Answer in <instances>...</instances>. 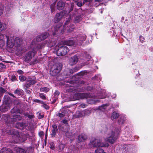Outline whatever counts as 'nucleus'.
<instances>
[{
    "label": "nucleus",
    "instance_id": "bf43d9fd",
    "mask_svg": "<svg viewBox=\"0 0 153 153\" xmlns=\"http://www.w3.org/2000/svg\"><path fill=\"white\" fill-rule=\"evenodd\" d=\"M0 67L2 68H4L5 67V65H4L2 63H0Z\"/></svg>",
    "mask_w": 153,
    "mask_h": 153
},
{
    "label": "nucleus",
    "instance_id": "4d7b16f0",
    "mask_svg": "<svg viewBox=\"0 0 153 153\" xmlns=\"http://www.w3.org/2000/svg\"><path fill=\"white\" fill-rule=\"evenodd\" d=\"M25 59V60L27 62H28L30 60L31 58H24Z\"/></svg>",
    "mask_w": 153,
    "mask_h": 153
},
{
    "label": "nucleus",
    "instance_id": "8fccbe9b",
    "mask_svg": "<svg viewBox=\"0 0 153 153\" xmlns=\"http://www.w3.org/2000/svg\"><path fill=\"white\" fill-rule=\"evenodd\" d=\"M0 92L2 93H4L5 92V90L2 88H0Z\"/></svg>",
    "mask_w": 153,
    "mask_h": 153
},
{
    "label": "nucleus",
    "instance_id": "c9c22d12",
    "mask_svg": "<svg viewBox=\"0 0 153 153\" xmlns=\"http://www.w3.org/2000/svg\"><path fill=\"white\" fill-rule=\"evenodd\" d=\"M107 105V104L102 105L100 106H99L98 107V109L102 110V108H103L104 109H105L106 108V106Z\"/></svg>",
    "mask_w": 153,
    "mask_h": 153
},
{
    "label": "nucleus",
    "instance_id": "58836bf2",
    "mask_svg": "<svg viewBox=\"0 0 153 153\" xmlns=\"http://www.w3.org/2000/svg\"><path fill=\"white\" fill-rule=\"evenodd\" d=\"M37 114H38V118L39 119L42 118L44 117V115H42L40 112H38Z\"/></svg>",
    "mask_w": 153,
    "mask_h": 153
},
{
    "label": "nucleus",
    "instance_id": "5fc2aeb1",
    "mask_svg": "<svg viewBox=\"0 0 153 153\" xmlns=\"http://www.w3.org/2000/svg\"><path fill=\"white\" fill-rule=\"evenodd\" d=\"M65 116V115L62 114V113H59V116L60 117H64Z\"/></svg>",
    "mask_w": 153,
    "mask_h": 153
},
{
    "label": "nucleus",
    "instance_id": "603ef678",
    "mask_svg": "<svg viewBox=\"0 0 153 153\" xmlns=\"http://www.w3.org/2000/svg\"><path fill=\"white\" fill-rule=\"evenodd\" d=\"M79 56H85H85L83 54L82 55V54H81L80 55H79V56H76V55H74V57L75 58V57H78Z\"/></svg>",
    "mask_w": 153,
    "mask_h": 153
},
{
    "label": "nucleus",
    "instance_id": "1a4fd4ad",
    "mask_svg": "<svg viewBox=\"0 0 153 153\" xmlns=\"http://www.w3.org/2000/svg\"><path fill=\"white\" fill-rule=\"evenodd\" d=\"M90 144L92 145V146L97 147H106L108 146V144H105L102 143L100 140L94 139L90 141Z\"/></svg>",
    "mask_w": 153,
    "mask_h": 153
},
{
    "label": "nucleus",
    "instance_id": "4468645a",
    "mask_svg": "<svg viewBox=\"0 0 153 153\" xmlns=\"http://www.w3.org/2000/svg\"><path fill=\"white\" fill-rule=\"evenodd\" d=\"M106 91L104 89H101V91L99 92V93L98 94L97 96L94 97V98L102 99L105 98L106 96H108L105 94Z\"/></svg>",
    "mask_w": 153,
    "mask_h": 153
},
{
    "label": "nucleus",
    "instance_id": "a211bd4d",
    "mask_svg": "<svg viewBox=\"0 0 153 153\" xmlns=\"http://www.w3.org/2000/svg\"><path fill=\"white\" fill-rule=\"evenodd\" d=\"M78 58H70L69 59V64L71 65H73L76 64L78 62Z\"/></svg>",
    "mask_w": 153,
    "mask_h": 153
},
{
    "label": "nucleus",
    "instance_id": "4c0bfd02",
    "mask_svg": "<svg viewBox=\"0 0 153 153\" xmlns=\"http://www.w3.org/2000/svg\"><path fill=\"white\" fill-rule=\"evenodd\" d=\"M65 147V145L63 144H60L59 146V150L60 151H62L63 150Z\"/></svg>",
    "mask_w": 153,
    "mask_h": 153
},
{
    "label": "nucleus",
    "instance_id": "0e129e2a",
    "mask_svg": "<svg viewBox=\"0 0 153 153\" xmlns=\"http://www.w3.org/2000/svg\"><path fill=\"white\" fill-rule=\"evenodd\" d=\"M62 122L63 123L66 124L67 122V120H64L62 121Z\"/></svg>",
    "mask_w": 153,
    "mask_h": 153
},
{
    "label": "nucleus",
    "instance_id": "473e14b6",
    "mask_svg": "<svg viewBox=\"0 0 153 153\" xmlns=\"http://www.w3.org/2000/svg\"><path fill=\"white\" fill-rule=\"evenodd\" d=\"M17 151L19 153H25L26 151L21 148H18L16 149Z\"/></svg>",
    "mask_w": 153,
    "mask_h": 153
},
{
    "label": "nucleus",
    "instance_id": "de8ad7c7",
    "mask_svg": "<svg viewBox=\"0 0 153 153\" xmlns=\"http://www.w3.org/2000/svg\"><path fill=\"white\" fill-rule=\"evenodd\" d=\"M144 39H144V38L142 36H140V41L142 42H144Z\"/></svg>",
    "mask_w": 153,
    "mask_h": 153
},
{
    "label": "nucleus",
    "instance_id": "20e7f679",
    "mask_svg": "<svg viewBox=\"0 0 153 153\" xmlns=\"http://www.w3.org/2000/svg\"><path fill=\"white\" fill-rule=\"evenodd\" d=\"M70 22V20L68 19L63 26H62L61 24H58L54 27L55 31L59 32V33H62L65 31V30H67L69 32H72L74 30V27L73 25H68Z\"/></svg>",
    "mask_w": 153,
    "mask_h": 153
},
{
    "label": "nucleus",
    "instance_id": "dca6fc26",
    "mask_svg": "<svg viewBox=\"0 0 153 153\" xmlns=\"http://www.w3.org/2000/svg\"><path fill=\"white\" fill-rule=\"evenodd\" d=\"M5 38L4 35L0 33V48H2L5 44Z\"/></svg>",
    "mask_w": 153,
    "mask_h": 153
},
{
    "label": "nucleus",
    "instance_id": "bb28decb",
    "mask_svg": "<svg viewBox=\"0 0 153 153\" xmlns=\"http://www.w3.org/2000/svg\"><path fill=\"white\" fill-rule=\"evenodd\" d=\"M75 115L77 117H82L84 116V115H82V111L76 112Z\"/></svg>",
    "mask_w": 153,
    "mask_h": 153
},
{
    "label": "nucleus",
    "instance_id": "5701e85b",
    "mask_svg": "<svg viewBox=\"0 0 153 153\" xmlns=\"http://www.w3.org/2000/svg\"><path fill=\"white\" fill-rule=\"evenodd\" d=\"M53 129L52 130V133L51 135L52 136H54L55 135L56 132L57 130V126L56 125H53L52 126Z\"/></svg>",
    "mask_w": 153,
    "mask_h": 153
},
{
    "label": "nucleus",
    "instance_id": "ddd939ff",
    "mask_svg": "<svg viewBox=\"0 0 153 153\" xmlns=\"http://www.w3.org/2000/svg\"><path fill=\"white\" fill-rule=\"evenodd\" d=\"M64 15V13L62 11L57 13L54 19V21L56 23L59 22Z\"/></svg>",
    "mask_w": 153,
    "mask_h": 153
},
{
    "label": "nucleus",
    "instance_id": "37998d69",
    "mask_svg": "<svg viewBox=\"0 0 153 153\" xmlns=\"http://www.w3.org/2000/svg\"><path fill=\"white\" fill-rule=\"evenodd\" d=\"M74 6L73 3H71V4L70 8L69 11V13H71V12L73 11L74 8Z\"/></svg>",
    "mask_w": 153,
    "mask_h": 153
},
{
    "label": "nucleus",
    "instance_id": "f03ea898",
    "mask_svg": "<svg viewBox=\"0 0 153 153\" xmlns=\"http://www.w3.org/2000/svg\"><path fill=\"white\" fill-rule=\"evenodd\" d=\"M62 45L59 44L56 47V54L59 56H62L65 55L68 51V49L65 45L72 46L74 44V42L72 40H68L62 42Z\"/></svg>",
    "mask_w": 153,
    "mask_h": 153
},
{
    "label": "nucleus",
    "instance_id": "79ce46f5",
    "mask_svg": "<svg viewBox=\"0 0 153 153\" xmlns=\"http://www.w3.org/2000/svg\"><path fill=\"white\" fill-rule=\"evenodd\" d=\"M50 145L51 146L50 148L52 149H54L55 147L54 146V143H50Z\"/></svg>",
    "mask_w": 153,
    "mask_h": 153
},
{
    "label": "nucleus",
    "instance_id": "6ab92c4d",
    "mask_svg": "<svg viewBox=\"0 0 153 153\" xmlns=\"http://www.w3.org/2000/svg\"><path fill=\"white\" fill-rule=\"evenodd\" d=\"M0 153H12V152L10 149L4 148L1 149Z\"/></svg>",
    "mask_w": 153,
    "mask_h": 153
},
{
    "label": "nucleus",
    "instance_id": "338daca9",
    "mask_svg": "<svg viewBox=\"0 0 153 153\" xmlns=\"http://www.w3.org/2000/svg\"><path fill=\"white\" fill-rule=\"evenodd\" d=\"M3 10L1 9H0V16H1L3 13Z\"/></svg>",
    "mask_w": 153,
    "mask_h": 153
},
{
    "label": "nucleus",
    "instance_id": "13d9d810",
    "mask_svg": "<svg viewBox=\"0 0 153 153\" xmlns=\"http://www.w3.org/2000/svg\"><path fill=\"white\" fill-rule=\"evenodd\" d=\"M30 83H27L25 84V86L27 88H28L30 87Z\"/></svg>",
    "mask_w": 153,
    "mask_h": 153
},
{
    "label": "nucleus",
    "instance_id": "c85d7f7f",
    "mask_svg": "<svg viewBox=\"0 0 153 153\" xmlns=\"http://www.w3.org/2000/svg\"><path fill=\"white\" fill-rule=\"evenodd\" d=\"M65 134L67 137L70 138L72 136L73 134L71 132V131L68 129L66 132Z\"/></svg>",
    "mask_w": 153,
    "mask_h": 153
},
{
    "label": "nucleus",
    "instance_id": "e2e57ef3",
    "mask_svg": "<svg viewBox=\"0 0 153 153\" xmlns=\"http://www.w3.org/2000/svg\"><path fill=\"white\" fill-rule=\"evenodd\" d=\"M90 0H83V3L84 4L85 2H90Z\"/></svg>",
    "mask_w": 153,
    "mask_h": 153
},
{
    "label": "nucleus",
    "instance_id": "b1692460",
    "mask_svg": "<svg viewBox=\"0 0 153 153\" xmlns=\"http://www.w3.org/2000/svg\"><path fill=\"white\" fill-rule=\"evenodd\" d=\"M126 118L124 116H121L118 120V122L119 124H123L126 120Z\"/></svg>",
    "mask_w": 153,
    "mask_h": 153
},
{
    "label": "nucleus",
    "instance_id": "6e6d98bb",
    "mask_svg": "<svg viewBox=\"0 0 153 153\" xmlns=\"http://www.w3.org/2000/svg\"><path fill=\"white\" fill-rule=\"evenodd\" d=\"M43 134L44 133L42 131H40L39 133V135L40 137H42Z\"/></svg>",
    "mask_w": 153,
    "mask_h": 153
},
{
    "label": "nucleus",
    "instance_id": "aec40b11",
    "mask_svg": "<svg viewBox=\"0 0 153 153\" xmlns=\"http://www.w3.org/2000/svg\"><path fill=\"white\" fill-rule=\"evenodd\" d=\"M28 80L30 84H34L36 82L35 77L34 76L30 77Z\"/></svg>",
    "mask_w": 153,
    "mask_h": 153
},
{
    "label": "nucleus",
    "instance_id": "cd10ccee",
    "mask_svg": "<svg viewBox=\"0 0 153 153\" xmlns=\"http://www.w3.org/2000/svg\"><path fill=\"white\" fill-rule=\"evenodd\" d=\"M119 116V114L118 113L114 112L112 114L111 116V119H117V118Z\"/></svg>",
    "mask_w": 153,
    "mask_h": 153
},
{
    "label": "nucleus",
    "instance_id": "49530a36",
    "mask_svg": "<svg viewBox=\"0 0 153 153\" xmlns=\"http://www.w3.org/2000/svg\"><path fill=\"white\" fill-rule=\"evenodd\" d=\"M59 93L57 91H56L54 94V96L56 98L57 96L59 94Z\"/></svg>",
    "mask_w": 153,
    "mask_h": 153
},
{
    "label": "nucleus",
    "instance_id": "39448f33",
    "mask_svg": "<svg viewBox=\"0 0 153 153\" xmlns=\"http://www.w3.org/2000/svg\"><path fill=\"white\" fill-rule=\"evenodd\" d=\"M22 117L20 115L11 114V116L7 114H4L2 116V120L3 123L8 124H12L14 122L19 121L22 119Z\"/></svg>",
    "mask_w": 153,
    "mask_h": 153
},
{
    "label": "nucleus",
    "instance_id": "69168bd1",
    "mask_svg": "<svg viewBox=\"0 0 153 153\" xmlns=\"http://www.w3.org/2000/svg\"><path fill=\"white\" fill-rule=\"evenodd\" d=\"M27 117L30 119H31L33 118V115L29 114L28 115Z\"/></svg>",
    "mask_w": 153,
    "mask_h": 153
},
{
    "label": "nucleus",
    "instance_id": "a18cd8bd",
    "mask_svg": "<svg viewBox=\"0 0 153 153\" xmlns=\"http://www.w3.org/2000/svg\"><path fill=\"white\" fill-rule=\"evenodd\" d=\"M10 133L12 134H13L16 135V134H17L18 133L17 131H14L13 130H11V131H10Z\"/></svg>",
    "mask_w": 153,
    "mask_h": 153
},
{
    "label": "nucleus",
    "instance_id": "2f4dec72",
    "mask_svg": "<svg viewBox=\"0 0 153 153\" xmlns=\"http://www.w3.org/2000/svg\"><path fill=\"white\" fill-rule=\"evenodd\" d=\"M86 36L85 35H83L79 36L80 40L81 42L85 41L86 39Z\"/></svg>",
    "mask_w": 153,
    "mask_h": 153
},
{
    "label": "nucleus",
    "instance_id": "c03bdc74",
    "mask_svg": "<svg viewBox=\"0 0 153 153\" xmlns=\"http://www.w3.org/2000/svg\"><path fill=\"white\" fill-rule=\"evenodd\" d=\"M39 96L42 99H45V95L43 94H39Z\"/></svg>",
    "mask_w": 153,
    "mask_h": 153
},
{
    "label": "nucleus",
    "instance_id": "9d476101",
    "mask_svg": "<svg viewBox=\"0 0 153 153\" xmlns=\"http://www.w3.org/2000/svg\"><path fill=\"white\" fill-rule=\"evenodd\" d=\"M73 19L76 22H79L80 20V16L78 15V12L76 10H74L70 13V16L68 19L70 21Z\"/></svg>",
    "mask_w": 153,
    "mask_h": 153
},
{
    "label": "nucleus",
    "instance_id": "6e6552de",
    "mask_svg": "<svg viewBox=\"0 0 153 153\" xmlns=\"http://www.w3.org/2000/svg\"><path fill=\"white\" fill-rule=\"evenodd\" d=\"M62 66L61 63H56L51 67L50 70V74L52 76L56 75L61 71Z\"/></svg>",
    "mask_w": 153,
    "mask_h": 153
},
{
    "label": "nucleus",
    "instance_id": "9b49d317",
    "mask_svg": "<svg viewBox=\"0 0 153 153\" xmlns=\"http://www.w3.org/2000/svg\"><path fill=\"white\" fill-rule=\"evenodd\" d=\"M6 39L7 40V45L8 48H11L14 46V39L11 37H9L8 36H5Z\"/></svg>",
    "mask_w": 153,
    "mask_h": 153
},
{
    "label": "nucleus",
    "instance_id": "774afa93",
    "mask_svg": "<svg viewBox=\"0 0 153 153\" xmlns=\"http://www.w3.org/2000/svg\"><path fill=\"white\" fill-rule=\"evenodd\" d=\"M116 96V94H114L113 95L111 96V97L112 98H115Z\"/></svg>",
    "mask_w": 153,
    "mask_h": 153
},
{
    "label": "nucleus",
    "instance_id": "393cba45",
    "mask_svg": "<svg viewBox=\"0 0 153 153\" xmlns=\"http://www.w3.org/2000/svg\"><path fill=\"white\" fill-rule=\"evenodd\" d=\"M23 91L22 89H17L14 91L15 94L18 95H22L23 94Z\"/></svg>",
    "mask_w": 153,
    "mask_h": 153
},
{
    "label": "nucleus",
    "instance_id": "c756f323",
    "mask_svg": "<svg viewBox=\"0 0 153 153\" xmlns=\"http://www.w3.org/2000/svg\"><path fill=\"white\" fill-rule=\"evenodd\" d=\"M4 101L5 103L9 104L10 99L9 96L8 95H5L4 97Z\"/></svg>",
    "mask_w": 153,
    "mask_h": 153
},
{
    "label": "nucleus",
    "instance_id": "3c124183",
    "mask_svg": "<svg viewBox=\"0 0 153 153\" xmlns=\"http://www.w3.org/2000/svg\"><path fill=\"white\" fill-rule=\"evenodd\" d=\"M41 91H42L44 92H46L47 90V88H42L40 89Z\"/></svg>",
    "mask_w": 153,
    "mask_h": 153
},
{
    "label": "nucleus",
    "instance_id": "f704fd0d",
    "mask_svg": "<svg viewBox=\"0 0 153 153\" xmlns=\"http://www.w3.org/2000/svg\"><path fill=\"white\" fill-rule=\"evenodd\" d=\"M55 2H54L52 4L50 7V8L52 12H53L54 11V7L55 5Z\"/></svg>",
    "mask_w": 153,
    "mask_h": 153
},
{
    "label": "nucleus",
    "instance_id": "a19ab883",
    "mask_svg": "<svg viewBox=\"0 0 153 153\" xmlns=\"http://www.w3.org/2000/svg\"><path fill=\"white\" fill-rule=\"evenodd\" d=\"M42 103L43 104L42 105V106L45 108L46 109H48V106L47 105L44 103L43 102H42Z\"/></svg>",
    "mask_w": 153,
    "mask_h": 153
},
{
    "label": "nucleus",
    "instance_id": "09e8293b",
    "mask_svg": "<svg viewBox=\"0 0 153 153\" xmlns=\"http://www.w3.org/2000/svg\"><path fill=\"white\" fill-rule=\"evenodd\" d=\"M17 72L19 74H24V72L22 70H19L17 71Z\"/></svg>",
    "mask_w": 153,
    "mask_h": 153
},
{
    "label": "nucleus",
    "instance_id": "e433bc0d",
    "mask_svg": "<svg viewBox=\"0 0 153 153\" xmlns=\"http://www.w3.org/2000/svg\"><path fill=\"white\" fill-rule=\"evenodd\" d=\"M10 79L13 82H14L17 79L16 76L13 75L11 76H10Z\"/></svg>",
    "mask_w": 153,
    "mask_h": 153
},
{
    "label": "nucleus",
    "instance_id": "2eb2a0df",
    "mask_svg": "<svg viewBox=\"0 0 153 153\" xmlns=\"http://www.w3.org/2000/svg\"><path fill=\"white\" fill-rule=\"evenodd\" d=\"M64 6V2L60 0L57 2V8L58 10H61L63 9Z\"/></svg>",
    "mask_w": 153,
    "mask_h": 153
},
{
    "label": "nucleus",
    "instance_id": "7c9ffc66",
    "mask_svg": "<svg viewBox=\"0 0 153 153\" xmlns=\"http://www.w3.org/2000/svg\"><path fill=\"white\" fill-rule=\"evenodd\" d=\"M95 153H106L104 152L103 149L102 148H98L95 150Z\"/></svg>",
    "mask_w": 153,
    "mask_h": 153
},
{
    "label": "nucleus",
    "instance_id": "680f3d73",
    "mask_svg": "<svg viewBox=\"0 0 153 153\" xmlns=\"http://www.w3.org/2000/svg\"><path fill=\"white\" fill-rule=\"evenodd\" d=\"M74 71H73L72 70H70V72L71 73L73 74L74 72H75L76 71L75 70V69H74Z\"/></svg>",
    "mask_w": 153,
    "mask_h": 153
},
{
    "label": "nucleus",
    "instance_id": "ea45409f",
    "mask_svg": "<svg viewBox=\"0 0 153 153\" xmlns=\"http://www.w3.org/2000/svg\"><path fill=\"white\" fill-rule=\"evenodd\" d=\"M5 27L3 26V25L0 21V31H1L4 30Z\"/></svg>",
    "mask_w": 153,
    "mask_h": 153
},
{
    "label": "nucleus",
    "instance_id": "864d4df0",
    "mask_svg": "<svg viewBox=\"0 0 153 153\" xmlns=\"http://www.w3.org/2000/svg\"><path fill=\"white\" fill-rule=\"evenodd\" d=\"M34 102L37 103L41 102L42 103V101H41L40 100L38 99H35L34 100Z\"/></svg>",
    "mask_w": 153,
    "mask_h": 153
},
{
    "label": "nucleus",
    "instance_id": "412c9836",
    "mask_svg": "<svg viewBox=\"0 0 153 153\" xmlns=\"http://www.w3.org/2000/svg\"><path fill=\"white\" fill-rule=\"evenodd\" d=\"M98 102H99L98 100H95L93 99H90L88 100H87V102L91 104H95Z\"/></svg>",
    "mask_w": 153,
    "mask_h": 153
},
{
    "label": "nucleus",
    "instance_id": "f3484780",
    "mask_svg": "<svg viewBox=\"0 0 153 153\" xmlns=\"http://www.w3.org/2000/svg\"><path fill=\"white\" fill-rule=\"evenodd\" d=\"M87 139L86 136L84 134H82L78 136V140L79 141L82 142Z\"/></svg>",
    "mask_w": 153,
    "mask_h": 153
},
{
    "label": "nucleus",
    "instance_id": "7ed1b4c3",
    "mask_svg": "<svg viewBox=\"0 0 153 153\" xmlns=\"http://www.w3.org/2000/svg\"><path fill=\"white\" fill-rule=\"evenodd\" d=\"M70 88L68 90L71 92H76L73 96L74 100H79L80 99L92 98L91 96L89 94L85 93H79V91L76 87L69 85Z\"/></svg>",
    "mask_w": 153,
    "mask_h": 153
},
{
    "label": "nucleus",
    "instance_id": "4be33fe9",
    "mask_svg": "<svg viewBox=\"0 0 153 153\" xmlns=\"http://www.w3.org/2000/svg\"><path fill=\"white\" fill-rule=\"evenodd\" d=\"M10 112L13 114H15L16 115H17L16 114L19 113H20V111L17 108H14L12 109L10 111Z\"/></svg>",
    "mask_w": 153,
    "mask_h": 153
},
{
    "label": "nucleus",
    "instance_id": "a878e982",
    "mask_svg": "<svg viewBox=\"0 0 153 153\" xmlns=\"http://www.w3.org/2000/svg\"><path fill=\"white\" fill-rule=\"evenodd\" d=\"M91 113V111L89 110L85 109L82 111V115H84V116L89 115Z\"/></svg>",
    "mask_w": 153,
    "mask_h": 153
},
{
    "label": "nucleus",
    "instance_id": "052dcab7",
    "mask_svg": "<svg viewBox=\"0 0 153 153\" xmlns=\"http://www.w3.org/2000/svg\"><path fill=\"white\" fill-rule=\"evenodd\" d=\"M80 106L82 108H85V107L86 105L85 104H82Z\"/></svg>",
    "mask_w": 153,
    "mask_h": 153
},
{
    "label": "nucleus",
    "instance_id": "72a5a7b5",
    "mask_svg": "<svg viewBox=\"0 0 153 153\" xmlns=\"http://www.w3.org/2000/svg\"><path fill=\"white\" fill-rule=\"evenodd\" d=\"M19 79L21 82H24L26 79L25 77L23 75H21L19 76Z\"/></svg>",
    "mask_w": 153,
    "mask_h": 153
},
{
    "label": "nucleus",
    "instance_id": "f257e3e1",
    "mask_svg": "<svg viewBox=\"0 0 153 153\" xmlns=\"http://www.w3.org/2000/svg\"><path fill=\"white\" fill-rule=\"evenodd\" d=\"M48 37L47 33H45L37 36L36 39H34L30 46V48L32 49V51H29L27 53L25 57H34L36 53L37 50L40 49L41 47L38 42L45 39Z\"/></svg>",
    "mask_w": 153,
    "mask_h": 153
},
{
    "label": "nucleus",
    "instance_id": "0eeeda50",
    "mask_svg": "<svg viewBox=\"0 0 153 153\" xmlns=\"http://www.w3.org/2000/svg\"><path fill=\"white\" fill-rule=\"evenodd\" d=\"M120 132V130L118 128H116L112 131L111 135L105 139V141L111 144H113L115 141L117 137Z\"/></svg>",
    "mask_w": 153,
    "mask_h": 153
},
{
    "label": "nucleus",
    "instance_id": "423d86ee",
    "mask_svg": "<svg viewBox=\"0 0 153 153\" xmlns=\"http://www.w3.org/2000/svg\"><path fill=\"white\" fill-rule=\"evenodd\" d=\"M22 41L18 38H16L15 40H14V46L16 47V52L17 55H19L23 53L26 51V49L25 48H22L21 44Z\"/></svg>",
    "mask_w": 153,
    "mask_h": 153
},
{
    "label": "nucleus",
    "instance_id": "f8f14e48",
    "mask_svg": "<svg viewBox=\"0 0 153 153\" xmlns=\"http://www.w3.org/2000/svg\"><path fill=\"white\" fill-rule=\"evenodd\" d=\"M12 103L9 104H4L0 107V111L1 112L4 113L8 111L10 108V107L12 105Z\"/></svg>",
    "mask_w": 153,
    "mask_h": 153
}]
</instances>
